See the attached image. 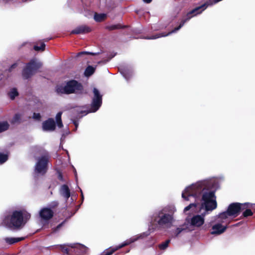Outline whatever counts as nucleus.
Wrapping results in <instances>:
<instances>
[{"instance_id": "obj_39", "label": "nucleus", "mask_w": 255, "mask_h": 255, "mask_svg": "<svg viewBox=\"0 0 255 255\" xmlns=\"http://www.w3.org/2000/svg\"><path fill=\"white\" fill-rule=\"evenodd\" d=\"M58 178L59 180H61V181H63V177L62 176V175L59 173V175H58Z\"/></svg>"}, {"instance_id": "obj_1", "label": "nucleus", "mask_w": 255, "mask_h": 255, "mask_svg": "<svg viewBox=\"0 0 255 255\" xmlns=\"http://www.w3.org/2000/svg\"><path fill=\"white\" fill-rule=\"evenodd\" d=\"M219 187V179L213 178L201 180L187 187L182 193V197L186 201H191L194 198L195 202L190 204L184 209V212L194 211L197 207L201 200L199 211L202 209L204 211L200 215L197 214L191 217H187L185 222L188 231H191L195 228H200L205 223V217L217 207L215 191Z\"/></svg>"}, {"instance_id": "obj_2", "label": "nucleus", "mask_w": 255, "mask_h": 255, "mask_svg": "<svg viewBox=\"0 0 255 255\" xmlns=\"http://www.w3.org/2000/svg\"><path fill=\"white\" fill-rule=\"evenodd\" d=\"M1 224L9 229L20 228L24 224L23 212L14 210L5 212L1 220Z\"/></svg>"}, {"instance_id": "obj_21", "label": "nucleus", "mask_w": 255, "mask_h": 255, "mask_svg": "<svg viewBox=\"0 0 255 255\" xmlns=\"http://www.w3.org/2000/svg\"><path fill=\"white\" fill-rule=\"evenodd\" d=\"M120 72L127 81L133 75L132 70L127 68H121Z\"/></svg>"}, {"instance_id": "obj_31", "label": "nucleus", "mask_w": 255, "mask_h": 255, "mask_svg": "<svg viewBox=\"0 0 255 255\" xmlns=\"http://www.w3.org/2000/svg\"><path fill=\"white\" fill-rule=\"evenodd\" d=\"M8 159V155L0 152V164H3Z\"/></svg>"}, {"instance_id": "obj_26", "label": "nucleus", "mask_w": 255, "mask_h": 255, "mask_svg": "<svg viewBox=\"0 0 255 255\" xmlns=\"http://www.w3.org/2000/svg\"><path fill=\"white\" fill-rule=\"evenodd\" d=\"M62 112H60L58 113L56 116V120L57 122V126L61 128L63 127V124L61 120Z\"/></svg>"}, {"instance_id": "obj_23", "label": "nucleus", "mask_w": 255, "mask_h": 255, "mask_svg": "<svg viewBox=\"0 0 255 255\" xmlns=\"http://www.w3.org/2000/svg\"><path fill=\"white\" fill-rule=\"evenodd\" d=\"M8 96L11 100H13L16 96L18 95V93L16 88H11L8 92Z\"/></svg>"}, {"instance_id": "obj_17", "label": "nucleus", "mask_w": 255, "mask_h": 255, "mask_svg": "<svg viewBox=\"0 0 255 255\" xmlns=\"http://www.w3.org/2000/svg\"><path fill=\"white\" fill-rule=\"evenodd\" d=\"M187 226L186 225V223H184L179 227L177 228L175 230L172 231L171 236L173 238H176L178 236V235L181 234L182 232H189L188 228H187Z\"/></svg>"}, {"instance_id": "obj_40", "label": "nucleus", "mask_w": 255, "mask_h": 255, "mask_svg": "<svg viewBox=\"0 0 255 255\" xmlns=\"http://www.w3.org/2000/svg\"><path fill=\"white\" fill-rule=\"evenodd\" d=\"M144 2L146 3H150L152 0H143Z\"/></svg>"}, {"instance_id": "obj_10", "label": "nucleus", "mask_w": 255, "mask_h": 255, "mask_svg": "<svg viewBox=\"0 0 255 255\" xmlns=\"http://www.w3.org/2000/svg\"><path fill=\"white\" fill-rule=\"evenodd\" d=\"M210 224L212 225V229L210 232L211 234L213 235H219L225 232L227 228V226L224 225L222 223L218 220H214L211 218Z\"/></svg>"}, {"instance_id": "obj_16", "label": "nucleus", "mask_w": 255, "mask_h": 255, "mask_svg": "<svg viewBox=\"0 0 255 255\" xmlns=\"http://www.w3.org/2000/svg\"><path fill=\"white\" fill-rule=\"evenodd\" d=\"M55 128V123L52 119H49L42 124V128L44 131H53Z\"/></svg>"}, {"instance_id": "obj_15", "label": "nucleus", "mask_w": 255, "mask_h": 255, "mask_svg": "<svg viewBox=\"0 0 255 255\" xmlns=\"http://www.w3.org/2000/svg\"><path fill=\"white\" fill-rule=\"evenodd\" d=\"M53 211L48 208H44L39 212V216L41 220L43 221H47L53 217Z\"/></svg>"}, {"instance_id": "obj_30", "label": "nucleus", "mask_w": 255, "mask_h": 255, "mask_svg": "<svg viewBox=\"0 0 255 255\" xmlns=\"http://www.w3.org/2000/svg\"><path fill=\"white\" fill-rule=\"evenodd\" d=\"M170 242V240H167L165 242L161 243V244H159L158 245V247L161 250H164L168 247Z\"/></svg>"}, {"instance_id": "obj_24", "label": "nucleus", "mask_w": 255, "mask_h": 255, "mask_svg": "<svg viewBox=\"0 0 255 255\" xmlns=\"http://www.w3.org/2000/svg\"><path fill=\"white\" fill-rule=\"evenodd\" d=\"M95 68L91 66L87 67L85 71L84 74L86 76L89 77L92 75L95 72Z\"/></svg>"}, {"instance_id": "obj_28", "label": "nucleus", "mask_w": 255, "mask_h": 255, "mask_svg": "<svg viewBox=\"0 0 255 255\" xmlns=\"http://www.w3.org/2000/svg\"><path fill=\"white\" fill-rule=\"evenodd\" d=\"M106 17L105 14H97L94 15V19L97 22H101L105 19Z\"/></svg>"}, {"instance_id": "obj_5", "label": "nucleus", "mask_w": 255, "mask_h": 255, "mask_svg": "<svg viewBox=\"0 0 255 255\" xmlns=\"http://www.w3.org/2000/svg\"><path fill=\"white\" fill-rule=\"evenodd\" d=\"M82 90V86L75 80L68 82L65 86H58L56 92L58 94H69L80 93Z\"/></svg>"}, {"instance_id": "obj_36", "label": "nucleus", "mask_w": 255, "mask_h": 255, "mask_svg": "<svg viewBox=\"0 0 255 255\" xmlns=\"http://www.w3.org/2000/svg\"><path fill=\"white\" fill-rule=\"evenodd\" d=\"M17 65H18V63H15L13 64L10 66V67L9 68V69H8L9 72H11V71H12V69H14V68H15V67H17Z\"/></svg>"}, {"instance_id": "obj_7", "label": "nucleus", "mask_w": 255, "mask_h": 255, "mask_svg": "<svg viewBox=\"0 0 255 255\" xmlns=\"http://www.w3.org/2000/svg\"><path fill=\"white\" fill-rule=\"evenodd\" d=\"M41 64L36 59L31 60L23 70L22 75L24 78L27 79L37 72L41 67Z\"/></svg>"}, {"instance_id": "obj_27", "label": "nucleus", "mask_w": 255, "mask_h": 255, "mask_svg": "<svg viewBox=\"0 0 255 255\" xmlns=\"http://www.w3.org/2000/svg\"><path fill=\"white\" fill-rule=\"evenodd\" d=\"M9 126V125L7 122H0V133L7 130Z\"/></svg>"}, {"instance_id": "obj_6", "label": "nucleus", "mask_w": 255, "mask_h": 255, "mask_svg": "<svg viewBox=\"0 0 255 255\" xmlns=\"http://www.w3.org/2000/svg\"><path fill=\"white\" fill-rule=\"evenodd\" d=\"M94 96L92 98L91 108L87 111H78L80 114L84 115H87L89 113H95L97 111L102 104V95L100 94L99 91L96 88L93 89Z\"/></svg>"}, {"instance_id": "obj_45", "label": "nucleus", "mask_w": 255, "mask_h": 255, "mask_svg": "<svg viewBox=\"0 0 255 255\" xmlns=\"http://www.w3.org/2000/svg\"><path fill=\"white\" fill-rule=\"evenodd\" d=\"M23 1H30V0H22Z\"/></svg>"}, {"instance_id": "obj_14", "label": "nucleus", "mask_w": 255, "mask_h": 255, "mask_svg": "<svg viewBox=\"0 0 255 255\" xmlns=\"http://www.w3.org/2000/svg\"><path fill=\"white\" fill-rule=\"evenodd\" d=\"M232 218L233 217H231V215H230L229 213L227 210L226 211L219 214L218 215L213 217L212 219H214V220H218L222 224H229Z\"/></svg>"}, {"instance_id": "obj_18", "label": "nucleus", "mask_w": 255, "mask_h": 255, "mask_svg": "<svg viewBox=\"0 0 255 255\" xmlns=\"http://www.w3.org/2000/svg\"><path fill=\"white\" fill-rule=\"evenodd\" d=\"M60 195L67 200L70 196V191L68 186L65 184L61 186L59 189Z\"/></svg>"}, {"instance_id": "obj_35", "label": "nucleus", "mask_w": 255, "mask_h": 255, "mask_svg": "<svg viewBox=\"0 0 255 255\" xmlns=\"http://www.w3.org/2000/svg\"><path fill=\"white\" fill-rule=\"evenodd\" d=\"M85 54H91V55H95L97 54V53H92V52H82L79 53L78 54V55H81Z\"/></svg>"}, {"instance_id": "obj_22", "label": "nucleus", "mask_w": 255, "mask_h": 255, "mask_svg": "<svg viewBox=\"0 0 255 255\" xmlns=\"http://www.w3.org/2000/svg\"><path fill=\"white\" fill-rule=\"evenodd\" d=\"M155 230V228H154L152 225L151 224L148 228V230L147 231L143 232L140 234L135 236L136 238V240L137 241L138 239H143L150 235L151 233L153 232Z\"/></svg>"}, {"instance_id": "obj_8", "label": "nucleus", "mask_w": 255, "mask_h": 255, "mask_svg": "<svg viewBox=\"0 0 255 255\" xmlns=\"http://www.w3.org/2000/svg\"><path fill=\"white\" fill-rule=\"evenodd\" d=\"M37 161L35 165V173L37 174L43 175L47 171V166L48 157L42 156L37 158Z\"/></svg>"}, {"instance_id": "obj_4", "label": "nucleus", "mask_w": 255, "mask_h": 255, "mask_svg": "<svg viewBox=\"0 0 255 255\" xmlns=\"http://www.w3.org/2000/svg\"><path fill=\"white\" fill-rule=\"evenodd\" d=\"M207 7V5L206 4H202L199 6L196 7L195 8L193 9L191 11H189L186 16L181 20L179 25L175 28L173 30L168 32L167 34H163L162 33H159L151 36L146 37L145 38L147 39H155L161 37H164L167 35H170L171 33L176 32L178 30H179L184 25V24L188 21L191 18L194 17L198 14H199L202 12Z\"/></svg>"}, {"instance_id": "obj_20", "label": "nucleus", "mask_w": 255, "mask_h": 255, "mask_svg": "<svg viewBox=\"0 0 255 255\" xmlns=\"http://www.w3.org/2000/svg\"><path fill=\"white\" fill-rule=\"evenodd\" d=\"M24 239V238L5 237L2 240L7 245H11L18 243Z\"/></svg>"}, {"instance_id": "obj_32", "label": "nucleus", "mask_w": 255, "mask_h": 255, "mask_svg": "<svg viewBox=\"0 0 255 255\" xmlns=\"http://www.w3.org/2000/svg\"><path fill=\"white\" fill-rule=\"evenodd\" d=\"M45 47V44L43 42H41L40 46L35 45L34 46V49L36 51H43L44 50Z\"/></svg>"}, {"instance_id": "obj_34", "label": "nucleus", "mask_w": 255, "mask_h": 255, "mask_svg": "<svg viewBox=\"0 0 255 255\" xmlns=\"http://www.w3.org/2000/svg\"><path fill=\"white\" fill-rule=\"evenodd\" d=\"M33 118L37 120H39L41 118V116L39 113H34Z\"/></svg>"}, {"instance_id": "obj_29", "label": "nucleus", "mask_w": 255, "mask_h": 255, "mask_svg": "<svg viewBox=\"0 0 255 255\" xmlns=\"http://www.w3.org/2000/svg\"><path fill=\"white\" fill-rule=\"evenodd\" d=\"M60 250L62 252L66 254H69L71 252V248L70 247V245H69V248L67 247L66 246L61 245L59 246Z\"/></svg>"}, {"instance_id": "obj_13", "label": "nucleus", "mask_w": 255, "mask_h": 255, "mask_svg": "<svg viewBox=\"0 0 255 255\" xmlns=\"http://www.w3.org/2000/svg\"><path fill=\"white\" fill-rule=\"evenodd\" d=\"M70 247L71 252L75 253V255H84L88 251L86 246L79 244H70Z\"/></svg>"}, {"instance_id": "obj_9", "label": "nucleus", "mask_w": 255, "mask_h": 255, "mask_svg": "<svg viewBox=\"0 0 255 255\" xmlns=\"http://www.w3.org/2000/svg\"><path fill=\"white\" fill-rule=\"evenodd\" d=\"M250 204L249 203H245L241 204L239 203H233L231 204L228 208L227 211L230 215L233 218L236 217L240 213L242 210H244Z\"/></svg>"}, {"instance_id": "obj_33", "label": "nucleus", "mask_w": 255, "mask_h": 255, "mask_svg": "<svg viewBox=\"0 0 255 255\" xmlns=\"http://www.w3.org/2000/svg\"><path fill=\"white\" fill-rule=\"evenodd\" d=\"M253 213L250 209H246L243 213V215L245 217L251 216L253 215Z\"/></svg>"}, {"instance_id": "obj_37", "label": "nucleus", "mask_w": 255, "mask_h": 255, "mask_svg": "<svg viewBox=\"0 0 255 255\" xmlns=\"http://www.w3.org/2000/svg\"><path fill=\"white\" fill-rule=\"evenodd\" d=\"M119 28V26L118 25H112L109 26V28L110 30H113V29H117Z\"/></svg>"}, {"instance_id": "obj_19", "label": "nucleus", "mask_w": 255, "mask_h": 255, "mask_svg": "<svg viewBox=\"0 0 255 255\" xmlns=\"http://www.w3.org/2000/svg\"><path fill=\"white\" fill-rule=\"evenodd\" d=\"M91 30V28L89 27L86 25H81L73 30L71 33L77 34H84L89 32Z\"/></svg>"}, {"instance_id": "obj_43", "label": "nucleus", "mask_w": 255, "mask_h": 255, "mask_svg": "<svg viewBox=\"0 0 255 255\" xmlns=\"http://www.w3.org/2000/svg\"><path fill=\"white\" fill-rule=\"evenodd\" d=\"M53 203L54 204V206H57L58 204L57 202H54Z\"/></svg>"}, {"instance_id": "obj_25", "label": "nucleus", "mask_w": 255, "mask_h": 255, "mask_svg": "<svg viewBox=\"0 0 255 255\" xmlns=\"http://www.w3.org/2000/svg\"><path fill=\"white\" fill-rule=\"evenodd\" d=\"M21 115L20 114H16L14 115L12 119L11 120V123L14 124L19 123L21 121Z\"/></svg>"}, {"instance_id": "obj_11", "label": "nucleus", "mask_w": 255, "mask_h": 255, "mask_svg": "<svg viewBox=\"0 0 255 255\" xmlns=\"http://www.w3.org/2000/svg\"><path fill=\"white\" fill-rule=\"evenodd\" d=\"M136 238H135V236L130 238L129 239L127 240L125 242H124L121 244L119 245V246L113 248H110L109 250L104 251L101 255H111L113 253H114L115 251H117L118 250L126 246L129 245V244L135 242L136 241Z\"/></svg>"}, {"instance_id": "obj_38", "label": "nucleus", "mask_w": 255, "mask_h": 255, "mask_svg": "<svg viewBox=\"0 0 255 255\" xmlns=\"http://www.w3.org/2000/svg\"><path fill=\"white\" fill-rule=\"evenodd\" d=\"M62 226V224H59L58 226H57V227H56V228H55L54 230V232H56V231H58V230H59V229L60 228V227H61Z\"/></svg>"}, {"instance_id": "obj_41", "label": "nucleus", "mask_w": 255, "mask_h": 255, "mask_svg": "<svg viewBox=\"0 0 255 255\" xmlns=\"http://www.w3.org/2000/svg\"><path fill=\"white\" fill-rule=\"evenodd\" d=\"M74 125L75 126L76 129H77V127H78V124H77V123L76 122H74Z\"/></svg>"}, {"instance_id": "obj_44", "label": "nucleus", "mask_w": 255, "mask_h": 255, "mask_svg": "<svg viewBox=\"0 0 255 255\" xmlns=\"http://www.w3.org/2000/svg\"><path fill=\"white\" fill-rule=\"evenodd\" d=\"M80 191H81V194H82V198H83V193H82V190H81V189H80Z\"/></svg>"}, {"instance_id": "obj_3", "label": "nucleus", "mask_w": 255, "mask_h": 255, "mask_svg": "<svg viewBox=\"0 0 255 255\" xmlns=\"http://www.w3.org/2000/svg\"><path fill=\"white\" fill-rule=\"evenodd\" d=\"M176 211L175 207H165L155 212L151 217L150 224L156 222L159 227H168L173 222V214Z\"/></svg>"}, {"instance_id": "obj_42", "label": "nucleus", "mask_w": 255, "mask_h": 255, "mask_svg": "<svg viewBox=\"0 0 255 255\" xmlns=\"http://www.w3.org/2000/svg\"><path fill=\"white\" fill-rule=\"evenodd\" d=\"M74 172H75V177H76V178H77V172H76V169L75 168H74Z\"/></svg>"}, {"instance_id": "obj_12", "label": "nucleus", "mask_w": 255, "mask_h": 255, "mask_svg": "<svg viewBox=\"0 0 255 255\" xmlns=\"http://www.w3.org/2000/svg\"><path fill=\"white\" fill-rule=\"evenodd\" d=\"M136 238H135V236L130 238L129 239L127 240L125 242H124L121 244L119 245V246L113 248H110L109 250L104 251L101 255H111L113 253H114L115 251H117L118 250L126 246L129 245V244L135 242L136 241Z\"/></svg>"}]
</instances>
